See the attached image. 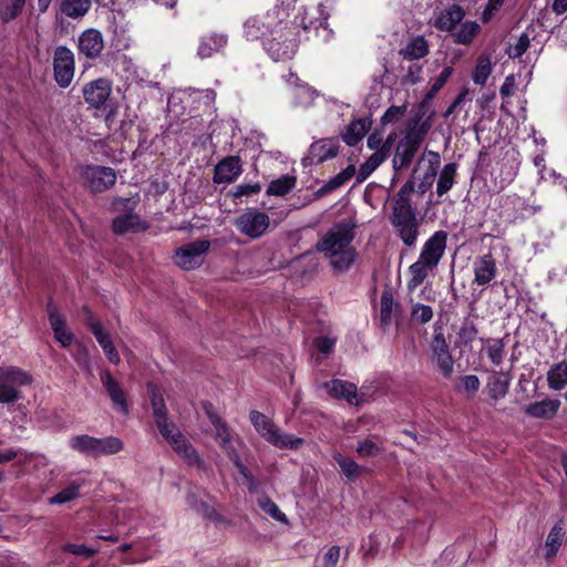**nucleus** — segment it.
Listing matches in <instances>:
<instances>
[{
    "instance_id": "obj_63",
    "label": "nucleus",
    "mask_w": 567,
    "mask_h": 567,
    "mask_svg": "<svg viewBox=\"0 0 567 567\" xmlns=\"http://www.w3.org/2000/svg\"><path fill=\"white\" fill-rule=\"evenodd\" d=\"M152 408H153V413H154L155 420H158L162 417H167L166 405H165L164 399L161 395H156L155 393L153 394Z\"/></svg>"
},
{
    "instance_id": "obj_33",
    "label": "nucleus",
    "mask_w": 567,
    "mask_h": 567,
    "mask_svg": "<svg viewBox=\"0 0 567 567\" xmlns=\"http://www.w3.org/2000/svg\"><path fill=\"white\" fill-rule=\"evenodd\" d=\"M355 174V167L354 165H348L343 171H341L339 174L330 178L323 186H321L317 192L316 195L319 197H322L337 188L341 187L343 184H346L353 175Z\"/></svg>"
},
{
    "instance_id": "obj_20",
    "label": "nucleus",
    "mask_w": 567,
    "mask_h": 567,
    "mask_svg": "<svg viewBox=\"0 0 567 567\" xmlns=\"http://www.w3.org/2000/svg\"><path fill=\"white\" fill-rule=\"evenodd\" d=\"M497 274L495 258L491 252L485 254L474 262V282L478 286L488 285Z\"/></svg>"
},
{
    "instance_id": "obj_16",
    "label": "nucleus",
    "mask_w": 567,
    "mask_h": 567,
    "mask_svg": "<svg viewBox=\"0 0 567 567\" xmlns=\"http://www.w3.org/2000/svg\"><path fill=\"white\" fill-rule=\"evenodd\" d=\"M205 414L213 424L216 431V440L219 441L220 447L224 450L227 456L230 451H237L231 444L233 435L227 423L218 415L215 411L214 405L210 402H203L202 404Z\"/></svg>"
},
{
    "instance_id": "obj_39",
    "label": "nucleus",
    "mask_w": 567,
    "mask_h": 567,
    "mask_svg": "<svg viewBox=\"0 0 567 567\" xmlns=\"http://www.w3.org/2000/svg\"><path fill=\"white\" fill-rule=\"evenodd\" d=\"M96 437L81 434L74 435L69 441V446L83 455L95 457Z\"/></svg>"
},
{
    "instance_id": "obj_4",
    "label": "nucleus",
    "mask_w": 567,
    "mask_h": 567,
    "mask_svg": "<svg viewBox=\"0 0 567 567\" xmlns=\"http://www.w3.org/2000/svg\"><path fill=\"white\" fill-rule=\"evenodd\" d=\"M249 420L260 436L277 449L298 451L305 444V439L282 432L270 417L259 411H250Z\"/></svg>"
},
{
    "instance_id": "obj_40",
    "label": "nucleus",
    "mask_w": 567,
    "mask_h": 567,
    "mask_svg": "<svg viewBox=\"0 0 567 567\" xmlns=\"http://www.w3.org/2000/svg\"><path fill=\"white\" fill-rule=\"evenodd\" d=\"M27 0H0V19L8 23L18 18L25 6Z\"/></svg>"
},
{
    "instance_id": "obj_49",
    "label": "nucleus",
    "mask_w": 567,
    "mask_h": 567,
    "mask_svg": "<svg viewBox=\"0 0 567 567\" xmlns=\"http://www.w3.org/2000/svg\"><path fill=\"white\" fill-rule=\"evenodd\" d=\"M480 30V25L473 21H466L460 28V30L454 34L455 42L461 44H468L472 42L474 37Z\"/></svg>"
},
{
    "instance_id": "obj_28",
    "label": "nucleus",
    "mask_w": 567,
    "mask_h": 567,
    "mask_svg": "<svg viewBox=\"0 0 567 567\" xmlns=\"http://www.w3.org/2000/svg\"><path fill=\"white\" fill-rule=\"evenodd\" d=\"M200 489L198 487H190L186 494V503L187 505L194 509L196 513L200 514L204 518L210 520H217L220 516L216 513L214 507L209 506L207 503L199 501Z\"/></svg>"
},
{
    "instance_id": "obj_19",
    "label": "nucleus",
    "mask_w": 567,
    "mask_h": 567,
    "mask_svg": "<svg viewBox=\"0 0 567 567\" xmlns=\"http://www.w3.org/2000/svg\"><path fill=\"white\" fill-rule=\"evenodd\" d=\"M243 172L239 156H227L217 163L214 169V182L225 184L234 182Z\"/></svg>"
},
{
    "instance_id": "obj_47",
    "label": "nucleus",
    "mask_w": 567,
    "mask_h": 567,
    "mask_svg": "<svg viewBox=\"0 0 567 567\" xmlns=\"http://www.w3.org/2000/svg\"><path fill=\"white\" fill-rule=\"evenodd\" d=\"M334 460L337 461L341 472L350 481L359 477L364 470L363 466L359 465L357 462H354L352 458L348 456L338 455L337 457H334Z\"/></svg>"
},
{
    "instance_id": "obj_10",
    "label": "nucleus",
    "mask_w": 567,
    "mask_h": 567,
    "mask_svg": "<svg viewBox=\"0 0 567 567\" xmlns=\"http://www.w3.org/2000/svg\"><path fill=\"white\" fill-rule=\"evenodd\" d=\"M210 248V241L199 239L185 244L175 250V264L184 270H193L202 266L204 256Z\"/></svg>"
},
{
    "instance_id": "obj_36",
    "label": "nucleus",
    "mask_w": 567,
    "mask_h": 567,
    "mask_svg": "<svg viewBox=\"0 0 567 567\" xmlns=\"http://www.w3.org/2000/svg\"><path fill=\"white\" fill-rule=\"evenodd\" d=\"M92 7V0H62L60 10L71 19L84 17Z\"/></svg>"
},
{
    "instance_id": "obj_31",
    "label": "nucleus",
    "mask_w": 567,
    "mask_h": 567,
    "mask_svg": "<svg viewBox=\"0 0 567 567\" xmlns=\"http://www.w3.org/2000/svg\"><path fill=\"white\" fill-rule=\"evenodd\" d=\"M399 53L403 59L410 61L422 59L429 53V44L423 37H415Z\"/></svg>"
},
{
    "instance_id": "obj_62",
    "label": "nucleus",
    "mask_w": 567,
    "mask_h": 567,
    "mask_svg": "<svg viewBox=\"0 0 567 567\" xmlns=\"http://www.w3.org/2000/svg\"><path fill=\"white\" fill-rule=\"evenodd\" d=\"M63 549L68 553H72L78 556H84V557H92L96 550L92 549L90 547H86L85 545H79V544H66Z\"/></svg>"
},
{
    "instance_id": "obj_46",
    "label": "nucleus",
    "mask_w": 567,
    "mask_h": 567,
    "mask_svg": "<svg viewBox=\"0 0 567 567\" xmlns=\"http://www.w3.org/2000/svg\"><path fill=\"white\" fill-rule=\"evenodd\" d=\"M81 484L78 482H71L65 488L56 493L49 499L51 505H61L69 503L80 496Z\"/></svg>"
},
{
    "instance_id": "obj_26",
    "label": "nucleus",
    "mask_w": 567,
    "mask_h": 567,
    "mask_svg": "<svg viewBox=\"0 0 567 567\" xmlns=\"http://www.w3.org/2000/svg\"><path fill=\"white\" fill-rule=\"evenodd\" d=\"M323 386L327 392L336 399H343L351 404L354 403L357 399V385L354 383L333 379L326 382Z\"/></svg>"
},
{
    "instance_id": "obj_22",
    "label": "nucleus",
    "mask_w": 567,
    "mask_h": 567,
    "mask_svg": "<svg viewBox=\"0 0 567 567\" xmlns=\"http://www.w3.org/2000/svg\"><path fill=\"white\" fill-rule=\"evenodd\" d=\"M512 377L508 372L492 371L488 375L486 389L493 401L505 398L508 393Z\"/></svg>"
},
{
    "instance_id": "obj_29",
    "label": "nucleus",
    "mask_w": 567,
    "mask_h": 567,
    "mask_svg": "<svg viewBox=\"0 0 567 567\" xmlns=\"http://www.w3.org/2000/svg\"><path fill=\"white\" fill-rule=\"evenodd\" d=\"M227 43L225 34L213 33L204 37L198 45L197 55L200 59L210 58L214 53L219 52Z\"/></svg>"
},
{
    "instance_id": "obj_42",
    "label": "nucleus",
    "mask_w": 567,
    "mask_h": 567,
    "mask_svg": "<svg viewBox=\"0 0 567 567\" xmlns=\"http://www.w3.org/2000/svg\"><path fill=\"white\" fill-rule=\"evenodd\" d=\"M457 165L455 163L446 164L439 176L436 193L439 196L446 194L454 185V176Z\"/></svg>"
},
{
    "instance_id": "obj_8",
    "label": "nucleus",
    "mask_w": 567,
    "mask_h": 567,
    "mask_svg": "<svg viewBox=\"0 0 567 567\" xmlns=\"http://www.w3.org/2000/svg\"><path fill=\"white\" fill-rule=\"evenodd\" d=\"M80 176L84 186L94 194L104 193L116 182V173L112 167L86 165L80 167Z\"/></svg>"
},
{
    "instance_id": "obj_55",
    "label": "nucleus",
    "mask_w": 567,
    "mask_h": 567,
    "mask_svg": "<svg viewBox=\"0 0 567 567\" xmlns=\"http://www.w3.org/2000/svg\"><path fill=\"white\" fill-rule=\"evenodd\" d=\"M357 452L361 456L369 457L379 455L382 452V449L370 439H364L358 442Z\"/></svg>"
},
{
    "instance_id": "obj_23",
    "label": "nucleus",
    "mask_w": 567,
    "mask_h": 567,
    "mask_svg": "<svg viewBox=\"0 0 567 567\" xmlns=\"http://www.w3.org/2000/svg\"><path fill=\"white\" fill-rule=\"evenodd\" d=\"M172 449L183 457L190 465H199L202 460L190 444V442L183 435L179 430L175 431V437H172V441L168 442Z\"/></svg>"
},
{
    "instance_id": "obj_64",
    "label": "nucleus",
    "mask_w": 567,
    "mask_h": 567,
    "mask_svg": "<svg viewBox=\"0 0 567 567\" xmlns=\"http://www.w3.org/2000/svg\"><path fill=\"white\" fill-rule=\"evenodd\" d=\"M313 343L319 352L329 354L334 348L336 339L329 337H319L315 340Z\"/></svg>"
},
{
    "instance_id": "obj_13",
    "label": "nucleus",
    "mask_w": 567,
    "mask_h": 567,
    "mask_svg": "<svg viewBox=\"0 0 567 567\" xmlns=\"http://www.w3.org/2000/svg\"><path fill=\"white\" fill-rule=\"evenodd\" d=\"M270 219L265 213L258 210H247L236 219L237 229L252 238H259L262 236L269 227Z\"/></svg>"
},
{
    "instance_id": "obj_38",
    "label": "nucleus",
    "mask_w": 567,
    "mask_h": 567,
    "mask_svg": "<svg viewBox=\"0 0 567 567\" xmlns=\"http://www.w3.org/2000/svg\"><path fill=\"white\" fill-rule=\"evenodd\" d=\"M399 307L395 302L391 289H384L381 293L380 321L381 327L385 330L392 322L393 310Z\"/></svg>"
},
{
    "instance_id": "obj_15",
    "label": "nucleus",
    "mask_w": 567,
    "mask_h": 567,
    "mask_svg": "<svg viewBox=\"0 0 567 567\" xmlns=\"http://www.w3.org/2000/svg\"><path fill=\"white\" fill-rule=\"evenodd\" d=\"M391 224L404 245L408 247L415 246L420 234V221L416 214L391 216Z\"/></svg>"
},
{
    "instance_id": "obj_7",
    "label": "nucleus",
    "mask_w": 567,
    "mask_h": 567,
    "mask_svg": "<svg viewBox=\"0 0 567 567\" xmlns=\"http://www.w3.org/2000/svg\"><path fill=\"white\" fill-rule=\"evenodd\" d=\"M287 9L276 7L272 11H268L262 18H250L244 24V32L248 40H257L271 37V30H275L276 22L284 18H288Z\"/></svg>"
},
{
    "instance_id": "obj_27",
    "label": "nucleus",
    "mask_w": 567,
    "mask_h": 567,
    "mask_svg": "<svg viewBox=\"0 0 567 567\" xmlns=\"http://www.w3.org/2000/svg\"><path fill=\"white\" fill-rule=\"evenodd\" d=\"M464 17V9L460 4H453L440 13L434 21V27L441 31H451Z\"/></svg>"
},
{
    "instance_id": "obj_34",
    "label": "nucleus",
    "mask_w": 567,
    "mask_h": 567,
    "mask_svg": "<svg viewBox=\"0 0 567 567\" xmlns=\"http://www.w3.org/2000/svg\"><path fill=\"white\" fill-rule=\"evenodd\" d=\"M123 449V441L116 436L96 437L95 457L114 455Z\"/></svg>"
},
{
    "instance_id": "obj_3",
    "label": "nucleus",
    "mask_w": 567,
    "mask_h": 567,
    "mask_svg": "<svg viewBox=\"0 0 567 567\" xmlns=\"http://www.w3.org/2000/svg\"><path fill=\"white\" fill-rule=\"evenodd\" d=\"M447 243V233L444 230L435 231L424 244L421 249L419 259L409 267L411 279L408 288L414 290L429 276L444 256Z\"/></svg>"
},
{
    "instance_id": "obj_50",
    "label": "nucleus",
    "mask_w": 567,
    "mask_h": 567,
    "mask_svg": "<svg viewBox=\"0 0 567 567\" xmlns=\"http://www.w3.org/2000/svg\"><path fill=\"white\" fill-rule=\"evenodd\" d=\"M260 508L270 517L278 522H287L286 515L279 509L277 504L269 497L265 496L258 499Z\"/></svg>"
},
{
    "instance_id": "obj_24",
    "label": "nucleus",
    "mask_w": 567,
    "mask_h": 567,
    "mask_svg": "<svg viewBox=\"0 0 567 567\" xmlns=\"http://www.w3.org/2000/svg\"><path fill=\"white\" fill-rule=\"evenodd\" d=\"M559 406H560L559 400L545 399V400L528 404L525 408V413L532 417L550 420L557 414Z\"/></svg>"
},
{
    "instance_id": "obj_58",
    "label": "nucleus",
    "mask_w": 567,
    "mask_h": 567,
    "mask_svg": "<svg viewBox=\"0 0 567 567\" xmlns=\"http://www.w3.org/2000/svg\"><path fill=\"white\" fill-rule=\"evenodd\" d=\"M48 312L49 321L53 331L65 327V318L63 315L59 313L51 303L48 306Z\"/></svg>"
},
{
    "instance_id": "obj_44",
    "label": "nucleus",
    "mask_w": 567,
    "mask_h": 567,
    "mask_svg": "<svg viewBox=\"0 0 567 567\" xmlns=\"http://www.w3.org/2000/svg\"><path fill=\"white\" fill-rule=\"evenodd\" d=\"M94 337H95L96 341L99 342V344L101 346V348L103 349V352L106 355V358L109 359V361L114 364L120 363V360H121L120 355H118L107 331L105 329L99 330L97 332L94 333Z\"/></svg>"
},
{
    "instance_id": "obj_51",
    "label": "nucleus",
    "mask_w": 567,
    "mask_h": 567,
    "mask_svg": "<svg viewBox=\"0 0 567 567\" xmlns=\"http://www.w3.org/2000/svg\"><path fill=\"white\" fill-rule=\"evenodd\" d=\"M492 66L488 59H480L473 73L475 84L484 85L491 74Z\"/></svg>"
},
{
    "instance_id": "obj_25",
    "label": "nucleus",
    "mask_w": 567,
    "mask_h": 567,
    "mask_svg": "<svg viewBox=\"0 0 567 567\" xmlns=\"http://www.w3.org/2000/svg\"><path fill=\"white\" fill-rule=\"evenodd\" d=\"M414 192V182L408 181L398 192L392 216L416 214L415 208L412 207L411 196Z\"/></svg>"
},
{
    "instance_id": "obj_52",
    "label": "nucleus",
    "mask_w": 567,
    "mask_h": 567,
    "mask_svg": "<svg viewBox=\"0 0 567 567\" xmlns=\"http://www.w3.org/2000/svg\"><path fill=\"white\" fill-rule=\"evenodd\" d=\"M530 39L528 33H522L514 44L507 49V54L512 59L520 58L529 48Z\"/></svg>"
},
{
    "instance_id": "obj_2",
    "label": "nucleus",
    "mask_w": 567,
    "mask_h": 567,
    "mask_svg": "<svg viewBox=\"0 0 567 567\" xmlns=\"http://www.w3.org/2000/svg\"><path fill=\"white\" fill-rule=\"evenodd\" d=\"M422 109L421 106L420 111L406 122L403 136L396 143L392 158V167L395 172L402 171L412 164L432 127V116L424 118L425 112Z\"/></svg>"
},
{
    "instance_id": "obj_59",
    "label": "nucleus",
    "mask_w": 567,
    "mask_h": 567,
    "mask_svg": "<svg viewBox=\"0 0 567 567\" xmlns=\"http://www.w3.org/2000/svg\"><path fill=\"white\" fill-rule=\"evenodd\" d=\"M340 547L331 546L323 555L322 567H336L340 558Z\"/></svg>"
},
{
    "instance_id": "obj_9",
    "label": "nucleus",
    "mask_w": 567,
    "mask_h": 567,
    "mask_svg": "<svg viewBox=\"0 0 567 567\" xmlns=\"http://www.w3.org/2000/svg\"><path fill=\"white\" fill-rule=\"evenodd\" d=\"M430 348L432 362L436 365L443 378L451 379L454 373V360L442 328L434 329Z\"/></svg>"
},
{
    "instance_id": "obj_5",
    "label": "nucleus",
    "mask_w": 567,
    "mask_h": 567,
    "mask_svg": "<svg viewBox=\"0 0 567 567\" xmlns=\"http://www.w3.org/2000/svg\"><path fill=\"white\" fill-rule=\"evenodd\" d=\"M296 27L280 18L271 30V37L264 40V47L275 61L291 59L297 51Z\"/></svg>"
},
{
    "instance_id": "obj_41",
    "label": "nucleus",
    "mask_w": 567,
    "mask_h": 567,
    "mask_svg": "<svg viewBox=\"0 0 567 567\" xmlns=\"http://www.w3.org/2000/svg\"><path fill=\"white\" fill-rule=\"evenodd\" d=\"M293 105L298 107L307 109L315 103L318 93L315 89L309 85H299L293 89Z\"/></svg>"
},
{
    "instance_id": "obj_45",
    "label": "nucleus",
    "mask_w": 567,
    "mask_h": 567,
    "mask_svg": "<svg viewBox=\"0 0 567 567\" xmlns=\"http://www.w3.org/2000/svg\"><path fill=\"white\" fill-rule=\"evenodd\" d=\"M482 341L486 343V353L492 363L501 365L505 357L504 339H482Z\"/></svg>"
},
{
    "instance_id": "obj_6",
    "label": "nucleus",
    "mask_w": 567,
    "mask_h": 567,
    "mask_svg": "<svg viewBox=\"0 0 567 567\" xmlns=\"http://www.w3.org/2000/svg\"><path fill=\"white\" fill-rule=\"evenodd\" d=\"M32 383V377L18 367H0V404H14L22 399L21 388Z\"/></svg>"
},
{
    "instance_id": "obj_14",
    "label": "nucleus",
    "mask_w": 567,
    "mask_h": 567,
    "mask_svg": "<svg viewBox=\"0 0 567 567\" xmlns=\"http://www.w3.org/2000/svg\"><path fill=\"white\" fill-rule=\"evenodd\" d=\"M339 153V142L333 138H322L313 142L307 156L302 158L303 166L319 165L327 159L333 158Z\"/></svg>"
},
{
    "instance_id": "obj_21",
    "label": "nucleus",
    "mask_w": 567,
    "mask_h": 567,
    "mask_svg": "<svg viewBox=\"0 0 567 567\" xmlns=\"http://www.w3.org/2000/svg\"><path fill=\"white\" fill-rule=\"evenodd\" d=\"M101 381L111 398L114 406L123 414L128 413V404L126 401L125 393L120 383L113 378L110 371H103L101 373Z\"/></svg>"
},
{
    "instance_id": "obj_43",
    "label": "nucleus",
    "mask_w": 567,
    "mask_h": 567,
    "mask_svg": "<svg viewBox=\"0 0 567 567\" xmlns=\"http://www.w3.org/2000/svg\"><path fill=\"white\" fill-rule=\"evenodd\" d=\"M296 177L291 175H284L278 179L270 182L266 193L274 196H284L288 194L296 186Z\"/></svg>"
},
{
    "instance_id": "obj_32",
    "label": "nucleus",
    "mask_w": 567,
    "mask_h": 567,
    "mask_svg": "<svg viewBox=\"0 0 567 567\" xmlns=\"http://www.w3.org/2000/svg\"><path fill=\"white\" fill-rule=\"evenodd\" d=\"M565 536V528L561 522L555 524L548 533L546 539V560L550 561L557 554L559 547L563 544V539Z\"/></svg>"
},
{
    "instance_id": "obj_57",
    "label": "nucleus",
    "mask_w": 567,
    "mask_h": 567,
    "mask_svg": "<svg viewBox=\"0 0 567 567\" xmlns=\"http://www.w3.org/2000/svg\"><path fill=\"white\" fill-rule=\"evenodd\" d=\"M452 72H453L452 68L446 66L441 71V73L435 79H433V81L431 83L432 93L440 92V90L445 85V83L452 75Z\"/></svg>"
},
{
    "instance_id": "obj_18",
    "label": "nucleus",
    "mask_w": 567,
    "mask_h": 567,
    "mask_svg": "<svg viewBox=\"0 0 567 567\" xmlns=\"http://www.w3.org/2000/svg\"><path fill=\"white\" fill-rule=\"evenodd\" d=\"M120 202L122 203L125 213L113 219L114 233L122 235L130 230L135 231L140 227L145 228V226L142 225L140 216L133 212L137 202H132L130 198H122Z\"/></svg>"
},
{
    "instance_id": "obj_37",
    "label": "nucleus",
    "mask_w": 567,
    "mask_h": 567,
    "mask_svg": "<svg viewBox=\"0 0 567 567\" xmlns=\"http://www.w3.org/2000/svg\"><path fill=\"white\" fill-rule=\"evenodd\" d=\"M548 386L559 391L567 385V361L554 364L547 372Z\"/></svg>"
},
{
    "instance_id": "obj_60",
    "label": "nucleus",
    "mask_w": 567,
    "mask_h": 567,
    "mask_svg": "<svg viewBox=\"0 0 567 567\" xmlns=\"http://www.w3.org/2000/svg\"><path fill=\"white\" fill-rule=\"evenodd\" d=\"M464 390L467 393L474 394L478 391L481 382L477 375L468 374L460 379Z\"/></svg>"
},
{
    "instance_id": "obj_35",
    "label": "nucleus",
    "mask_w": 567,
    "mask_h": 567,
    "mask_svg": "<svg viewBox=\"0 0 567 567\" xmlns=\"http://www.w3.org/2000/svg\"><path fill=\"white\" fill-rule=\"evenodd\" d=\"M426 154L429 156L430 166L417 185V192L421 195L425 194L432 187L441 163L439 153L429 151Z\"/></svg>"
},
{
    "instance_id": "obj_1",
    "label": "nucleus",
    "mask_w": 567,
    "mask_h": 567,
    "mask_svg": "<svg viewBox=\"0 0 567 567\" xmlns=\"http://www.w3.org/2000/svg\"><path fill=\"white\" fill-rule=\"evenodd\" d=\"M354 228L355 223L351 218L343 219L334 224L316 245L317 250L330 259L331 267L338 274L347 272L357 259V250L351 246Z\"/></svg>"
},
{
    "instance_id": "obj_17",
    "label": "nucleus",
    "mask_w": 567,
    "mask_h": 567,
    "mask_svg": "<svg viewBox=\"0 0 567 567\" xmlns=\"http://www.w3.org/2000/svg\"><path fill=\"white\" fill-rule=\"evenodd\" d=\"M104 49L103 34L96 29L84 30L78 39V51L89 60L99 58Z\"/></svg>"
},
{
    "instance_id": "obj_56",
    "label": "nucleus",
    "mask_w": 567,
    "mask_h": 567,
    "mask_svg": "<svg viewBox=\"0 0 567 567\" xmlns=\"http://www.w3.org/2000/svg\"><path fill=\"white\" fill-rule=\"evenodd\" d=\"M155 423L159 433L167 442L172 441V437H175V431L178 429L175 426V424L169 423L167 417L155 420Z\"/></svg>"
},
{
    "instance_id": "obj_48",
    "label": "nucleus",
    "mask_w": 567,
    "mask_h": 567,
    "mask_svg": "<svg viewBox=\"0 0 567 567\" xmlns=\"http://www.w3.org/2000/svg\"><path fill=\"white\" fill-rule=\"evenodd\" d=\"M478 333V329L473 320H471L468 317L464 318L462 321V324L460 327V330L457 332V337L461 341V343L464 347H468L472 344V342L476 339Z\"/></svg>"
},
{
    "instance_id": "obj_54",
    "label": "nucleus",
    "mask_w": 567,
    "mask_h": 567,
    "mask_svg": "<svg viewBox=\"0 0 567 567\" xmlns=\"http://www.w3.org/2000/svg\"><path fill=\"white\" fill-rule=\"evenodd\" d=\"M406 109L408 107L405 104H403L401 106H396V105L390 106L382 115L381 123L383 125H386V124H394V123L399 122L405 114Z\"/></svg>"
},
{
    "instance_id": "obj_11",
    "label": "nucleus",
    "mask_w": 567,
    "mask_h": 567,
    "mask_svg": "<svg viewBox=\"0 0 567 567\" xmlns=\"http://www.w3.org/2000/svg\"><path fill=\"white\" fill-rule=\"evenodd\" d=\"M113 83L106 78H99L86 82L82 86L84 102L90 109L102 110L109 106Z\"/></svg>"
},
{
    "instance_id": "obj_30",
    "label": "nucleus",
    "mask_w": 567,
    "mask_h": 567,
    "mask_svg": "<svg viewBox=\"0 0 567 567\" xmlns=\"http://www.w3.org/2000/svg\"><path fill=\"white\" fill-rule=\"evenodd\" d=\"M370 123L365 120H355L351 122L342 134L343 142L349 146H355L368 133Z\"/></svg>"
},
{
    "instance_id": "obj_61",
    "label": "nucleus",
    "mask_w": 567,
    "mask_h": 567,
    "mask_svg": "<svg viewBox=\"0 0 567 567\" xmlns=\"http://www.w3.org/2000/svg\"><path fill=\"white\" fill-rule=\"evenodd\" d=\"M260 190H261V185L259 183L243 184V185L236 186L233 194L235 197H241V196H249L252 194H257Z\"/></svg>"
},
{
    "instance_id": "obj_12",
    "label": "nucleus",
    "mask_w": 567,
    "mask_h": 567,
    "mask_svg": "<svg viewBox=\"0 0 567 567\" xmlns=\"http://www.w3.org/2000/svg\"><path fill=\"white\" fill-rule=\"evenodd\" d=\"M75 60L74 53L65 45H59L53 54V74L58 85L68 87L74 76Z\"/></svg>"
},
{
    "instance_id": "obj_53",
    "label": "nucleus",
    "mask_w": 567,
    "mask_h": 567,
    "mask_svg": "<svg viewBox=\"0 0 567 567\" xmlns=\"http://www.w3.org/2000/svg\"><path fill=\"white\" fill-rule=\"evenodd\" d=\"M411 317L414 321L425 324L433 318V309L423 303H415L411 310Z\"/></svg>"
}]
</instances>
